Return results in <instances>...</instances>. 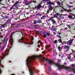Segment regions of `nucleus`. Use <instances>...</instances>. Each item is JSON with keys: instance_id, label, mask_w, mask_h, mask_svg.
Here are the masks:
<instances>
[{"instance_id": "1", "label": "nucleus", "mask_w": 75, "mask_h": 75, "mask_svg": "<svg viewBox=\"0 0 75 75\" xmlns=\"http://www.w3.org/2000/svg\"><path fill=\"white\" fill-rule=\"evenodd\" d=\"M47 4H49L48 5V8L49 10L51 11L52 10V6L51 5H54L55 4V3L51 1L50 0H47Z\"/></svg>"}, {"instance_id": "2", "label": "nucleus", "mask_w": 75, "mask_h": 75, "mask_svg": "<svg viewBox=\"0 0 75 75\" xmlns=\"http://www.w3.org/2000/svg\"><path fill=\"white\" fill-rule=\"evenodd\" d=\"M8 52H9V50H6L5 51V54H4L2 57H1V59H3V58H4V57H5L8 54Z\"/></svg>"}, {"instance_id": "3", "label": "nucleus", "mask_w": 75, "mask_h": 75, "mask_svg": "<svg viewBox=\"0 0 75 75\" xmlns=\"http://www.w3.org/2000/svg\"><path fill=\"white\" fill-rule=\"evenodd\" d=\"M42 7L41 5L40 4H39L38 5V6H36V5H35V8H32V9L34 10H35V8H36L37 10H38V9H40L41 8H42Z\"/></svg>"}, {"instance_id": "4", "label": "nucleus", "mask_w": 75, "mask_h": 75, "mask_svg": "<svg viewBox=\"0 0 75 75\" xmlns=\"http://www.w3.org/2000/svg\"><path fill=\"white\" fill-rule=\"evenodd\" d=\"M57 26H55L54 25H53L52 26V28H50V30L52 31H57L56 30H57Z\"/></svg>"}, {"instance_id": "5", "label": "nucleus", "mask_w": 75, "mask_h": 75, "mask_svg": "<svg viewBox=\"0 0 75 75\" xmlns=\"http://www.w3.org/2000/svg\"><path fill=\"white\" fill-rule=\"evenodd\" d=\"M30 75H33V68H28Z\"/></svg>"}, {"instance_id": "6", "label": "nucleus", "mask_w": 75, "mask_h": 75, "mask_svg": "<svg viewBox=\"0 0 75 75\" xmlns=\"http://www.w3.org/2000/svg\"><path fill=\"white\" fill-rule=\"evenodd\" d=\"M18 4H20V2H19V0L18 1H16L14 5V6L15 7H17V6H18Z\"/></svg>"}, {"instance_id": "7", "label": "nucleus", "mask_w": 75, "mask_h": 75, "mask_svg": "<svg viewBox=\"0 0 75 75\" xmlns=\"http://www.w3.org/2000/svg\"><path fill=\"white\" fill-rule=\"evenodd\" d=\"M72 42V40H69L67 42V44L68 45H71Z\"/></svg>"}, {"instance_id": "8", "label": "nucleus", "mask_w": 75, "mask_h": 75, "mask_svg": "<svg viewBox=\"0 0 75 75\" xmlns=\"http://www.w3.org/2000/svg\"><path fill=\"white\" fill-rule=\"evenodd\" d=\"M58 18L59 19H64V17L63 15L62 14H60Z\"/></svg>"}, {"instance_id": "9", "label": "nucleus", "mask_w": 75, "mask_h": 75, "mask_svg": "<svg viewBox=\"0 0 75 75\" xmlns=\"http://www.w3.org/2000/svg\"><path fill=\"white\" fill-rule=\"evenodd\" d=\"M64 49H67V50L66 51V52H67L69 50V47L68 46L64 45Z\"/></svg>"}, {"instance_id": "10", "label": "nucleus", "mask_w": 75, "mask_h": 75, "mask_svg": "<svg viewBox=\"0 0 75 75\" xmlns=\"http://www.w3.org/2000/svg\"><path fill=\"white\" fill-rule=\"evenodd\" d=\"M68 17L69 18H70V19H72V20L75 18H73L72 16L71 15L68 16Z\"/></svg>"}, {"instance_id": "11", "label": "nucleus", "mask_w": 75, "mask_h": 75, "mask_svg": "<svg viewBox=\"0 0 75 75\" xmlns=\"http://www.w3.org/2000/svg\"><path fill=\"white\" fill-rule=\"evenodd\" d=\"M42 61H45L46 62L47 61V59L44 57H42Z\"/></svg>"}, {"instance_id": "12", "label": "nucleus", "mask_w": 75, "mask_h": 75, "mask_svg": "<svg viewBox=\"0 0 75 75\" xmlns=\"http://www.w3.org/2000/svg\"><path fill=\"white\" fill-rule=\"evenodd\" d=\"M8 41V39L7 38H4V41L5 42V43H6Z\"/></svg>"}, {"instance_id": "13", "label": "nucleus", "mask_w": 75, "mask_h": 75, "mask_svg": "<svg viewBox=\"0 0 75 75\" xmlns=\"http://www.w3.org/2000/svg\"><path fill=\"white\" fill-rule=\"evenodd\" d=\"M42 23V21H41L40 20H38L37 21V23Z\"/></svg>"}, {"instance_id": "14", "label": "nucleus", "mask_w": 75, "mask_h": 75, "mask_svg": "<svg viewBox=\"0 0 75 75\" xmlns=\"http://www.w3.org/2000/svg\"><path fill=\"white\" fill-rule=\"evenodd\" d=\"M52 24H53V25H54V24H55L56 22H55V21L54 20H52Z\"/></svg>"}, {"instance_id": "15", "label": "nucleus", "mask_w": 75, "mask_h": 75, "mask_svg": "<svg viewBox=\"0 0 75 75\" xmlns=\"http://www.w3.org/2000/svg\"><path fill=\"white\" fill-rule=\"evenodd\" d=\"M59 13H57L56 14H55L54 15V17H57V16H59Z\"/></svg>"}, {"instance_id": "16", "label": "nucleus", "mask_w": 75, "mask_h": 75, "mask_svg": "<svg viewBox=\"0 0 75 75\" xmlns=\"http://www.w3.org/2000/svg\"><path fill=\"white\" fill-rule=\"evenodd\" d=\"M25 4L27 5H29L30 4V3L27 2V0L26 1V2H25Z\"/></svg>"}, {"instance_id": "17", "label": "nucleus", "mask_w": 75, "mask_h": 75, "mask_svg": "<svg viewBox=\"0 0 75 75\" xmlns=\"http://www.w3.org/2000/svg\"><path fill=\"white\" fill-rule=\"evenodd\" d=\"M58 49L59 50H62V48H61L59 46H58Z\"/></svg>"}, {"instance_id": "18", "label": "nucleus", "mask_w": 75, "mask_h": 75, "mask_svg": "<svg viewBox=\"0 0 75 75\" xmlns=\"http://www.w3.org/2000/svg\"><path fill=\"white\" fill-rule=\"evenodd\" d=\"M10 41L11 42V45H12L13 43V39L12 38L10 40Z\"/></svg>"}, {"instance_id": "19", "label": "nucleus", "mask_w": 75, "mask_h": 75, "mask_svg": "<svg viewBox=\"0 0 75 75\" xmlns=\"http://www.w3.org/2000/svg\"><path fill=\"white\" fill-rule=\"evenodd\" d=\"M68 59H70L71 58V55H69L67 57Z\"/></svg>"}, {"instance_id": "20", "label": "nucleus", "mask_w": 75, "mask_h": 75, "mask_svg": "<svg viewBox=\"0 0 75 75\" xmlns=\"http://www.w3.org/2000/svg\"><path fill=\"white\" fill-rule=\"evenodd\" d=\"M45 16H43L41 18V20H42V19H45Z\"/></svg>"}, {"instance_id": "21", "label": "nucleus", "mask_w": 75, "mask_h": 75, "mask_svg": "<svg viewBox=\"0 0 75 75\" xmlns=\"http://www.w3.org/2000/svg\"><path fill=\"white\" fill-rule=\"evenodd\" d=\"M67 11V12H71V11H71V9H70L69 10H66Z\"/></svg>"}, {"instance_id": "22", "label": "nucleus", "mask_w": 75, "mask_h": 75, "mask_svg": "<svg viewBox=\"0 0 75 75\" xmlns=\"http://www.w3.org/2000/svg\"><path fill=\"white\" fill-rule=\"evenodd\" d=\"M33 71L34 72H36V73H37V74H38V71L36 70H33Z\"/></svg>"}, {"instance_id": "23", "label": "nucleus", "mask_w": 75, "mask_h": 75, "mask_svg": "<svg viewBox=\"0 0 75 75\" xmlns=\"http://www.w3.org/2000/svg\"><path fill=\"white\" fill-rule=\"evenodd\" d=\"M58 5L59 6H60L61 5V3H60L59 2V1H58L57 3Z\"/></svg>"}, {"instance_id": "24", "label": "nucleus", "mask_w": 75, "mask_h": 75, "mask_svg": "<svg viewBox=\"0 0 75 75\" xmlns=\"http://www.w3.org/2000/svg\"><path fill=\"white\" fill-rule=\"evenodd\" d=\"M71 66L72 67H73V68H74V67H75V65H74V64H71Z\"/></svg>"}, {"instance_id": "25", "label": "nucleus", "mask_w": 75, "mask_h": 75, "mask_svg": "<svg viewBox=\"0 0 75 75\" xmlns=\"http://www.w3.org/2000/svg\"><path fill=\"white\" fill-rule=\"evenodd\" d=\"M38 42H39V43H40V44H41V45H42V42H41V41L40 40H39L38 41Z\"/></svg>"}, {"instance_id": "26", "label": "nucleus", "mask_w": 75, "mask_h": 75, "mask_svg": "<svg viewBox=\"0 0 75 75\" xmlns=\"http://www.w3.org/2000/svg\"><path fill=\"white\" fill-rule=\"evenodd\" d=\"M0 38H3V35H1V33H0Z\"/></svg>"}, {"instance_id": "27", "label": "nucleus", "mask_w": 75, "mask_h": 75, "mask_svg": "<svg viewBox=\"0 0 75 75\" xmlns=\"http://www.w3.org/2000/svg\"><path fill=\"white\" fill-rule=\"evenodd\" d=\"M36 16H41V14L38 13L36 14Z\"/></svg>"}, {"instance_id": "28", "label": "nucleus", "mask_w": 75, "mask_h": 75, "mask_svg": "<svg viewBox=\"0 0 75 75\" xmlns=\"http://www.w3.org/2000/svg\"><path fill=\"white\" fill-rule=\"evenodd\" d=\"M54 44H56L57 42V40H55L54 41Z\"/></svg>"}, {"instance_id": "29", "label": "nucleus", "mask_w": 75, "mask_h": 75, "mask_svg": "<svg viewBox=\"0 0 75 75\" xmlns=\"http://www.w3.org/2000/svg\"><path fill=\"white\" fill-rule=\"evenodd\" d=\"M72 51L73 53H74V54H75V50H72Z\"/></svg>"}, {"instance_id": "30", "label": "nucleus", "mask_w": 75, "mask_h": 75, "mask_svg": "<svg viewBox=\"0 0 75 75\" xmlns=\"http://www.w3.org/2000/svg\"><path fill=\"white\" fill-rule=\"evenodd\" d=\"M52 18H53L52 17H51V18H50V19H48V21H50V20H52Z\"/></svg>"}, {"instance_id": "31", "label": "nucleus", "mask_w": 75, "mask_h": 75, "mask_svg": "<svg viewBox=\"0 0 75 75\" xmlns=\"http://www.w3.org/2000/svg\"><path fill=\"white\" fill-rule=\"evenodd\" d=\"M37 21H34V24H36V23H37Z\"/></svg>"}, {"instance_id": "32", "label": "nucleus", "mask_w": 75, "mask_h": 75, "mask_svg": "<svg viewBox=\"0 0 75 75\" xmlns=\"http://www.w3.org/2000/svg\"><path fill=\"white\" fill-rule=\"evenodd\" d=\"M59 42H61V39H59Z\"/></svg>"}, {"instance_id": "33", "label": "nucleus", "mask_w": 75, "mask_h": 75, "mask_svg": "<svg viewBox=\"0 0 75 75\" xmlns=\"http://www.w3.org/2000/svg\"><path fill=\"white\" fill-rule=\"evenodd\" d=\"M68 7H69V8H71V7H73V6H68Z\"/></svg>"}, {"instance_id": "34", "label": "nucleus", "mask_w": 75, "mask_h": 75, "mask_svg": "<svg viewBox=\"0 0 75 75\" xmlns=\"http://www.w3.org/2000/svg\"><path fill=\"white\" fill-rule=\"evenodd\" d=\"M69 3L70 4H72V2H69Z\"/></svg>"}, {"instance_id": "35", "label": "nucleus", "mask_w": 75, "mask_h": 75, "mask_svg": "<svg viewBox=\"0 0 75 75\" xmlns=\"http://www.w3.org/2000/svg\"><path fill=\"white\" fill-rule=\"evenodd\" d=\"M47 25H49V26H50V23H47Z\"/></svg>"}, {"instance_id": "36", "label": "nucleus", "mask_w": 75, "mask_h": 75, "mask_svg": "<svg viewBox=\"0 0 75 75\" xmlns=\"http://www.w3.org/2000/svg\"><path fill=\"white\" fill-rule=\"evenodd\" d=\"M4 18H6V19H7V18H8V17L7 16H6V17H4Z\"/></svg>"}, {"instance_id": "37", "label": "nucleus", "mask_w": 75, "mask_h": 75, "mask_svg": "<svg viewBox=\"0 0 75 75\" xmlns=\"http://www.w3.org/2000/svg\"><path fill=\"white\" fill-rule=\"evenodd\" d=\"M3 50H4V47H3L1 49V51H2Z\"/></svg>"}, {"instance_id": "38", "label": "nucleus", "mask_w": 75, "mask_h": 75, "mask_svg": "<svg viewBox=\"0 0 75 75\" xmlns=\"http://www.w3.org/2000/svg\"><path fill=\"white\" fill-rule=\"evenodd\" d=\"M68 28H71V27L70 26V25H68Z\"/></svg>"}, {"instance_id": "39", "label": "nucleus", "mask_w": 75, "mask_h": 75, "mask_svg": "<svg viewBox=\"0 0 75 75\" xmlns=\"http://www.w3.org/2000/svg\"><path fill=\"white\" fill-rule=\"evenodd\" d=\"M67 64V62H64V65H66Z\"/></svg>"}, {"instance_id": "40", "label": "nucleus", "mask_w": 75, "mask_h": 75, "mask_svg": "<svg viewBox=\"0 0 75 75\" xmlns=\"http://www.w3.org/2000/svg\"><path fill=\"white\" fill-rule=\"evenodd\" d=\"M13 6H12V7H11L10 9V10H12V9H13Z\"/></svg>"}, {"instance_id": "41", "label": "nucleus", "mask_w": 75, "mask_h": 75, "mask_svg": "<svg viewBox=\"0 0 75 75\" xmlns=\"http://www.w3.org/2000/svg\"><path fill=\"white\" fill-rule=\"evenodd\" d=\"M73 61V60H72V59H70V62H72Z\"/></svg>"}, {"instance_id": "42", "label": "nucleus", "mask_w": 75, "mask_h": 75, "mask_svg": "<svg viewBox=\"0 0 75 75\" xmlns=\"http://www.w3.org/2000/svg\"><path fill=\"white\" fill-rule=\"evenodd\" d=\"M6 23H9V21H7Z\"/></svg>"}, {"instance_id": "43", "label": "nucleus", "mask_w": 75, "mask_h": 75, "mask_svg": "<svg viewBox=\"0 0 75 75\" xmlns=\"http://www.w3.org/2000/svg\"><path fill=\"white\" fill-rule=\"evenodd\" d=\"M67 28H64V30H67Z\"/></svg>"}, {"instance_id": "44", "label": "nucleus", "mask_w": 75, "mask_h": 75, "mask_svg": "<svg viewBox=\"0 0 75 75\" xmlns=\"http://www.w3.org/2000/svg\"><path fill=\"white\" fill-rule=\"evenodd\" d=\"M53 34H54V35H56V33H55V32H53Z\"/></svg>"}, {"instance_id": "45", "label": "nucleus", "mask_w": 75, "mask_h": 75, "mask_svg": "<svg viewBox=\"0 0 75 75\" xmlns=\"http://www.w3.org/2000/svg\"><path fill=\"white\" fill-rule=\"evenodd\" d=\"M58 62H61V60H58Z\"/></svg>"}, {"instance_id": "46", "label": "nucleus", "mask_w": 75, "mask_h": 75, "mask_svg": "<svg viewBox=\"0 0 75 75\" xmlns=\"http://www.w3.org/2000/svg\"><path fill=\"white\" fill-rule=\"evenodd\" d=\"M44 38H46V35H44Z\"/></svg>"}, {"instance_id": "47", "label": "nucleus", "mask_w": 75, "mask_h": 75, "mask_svg": "<svg viewBox=\"0 0 75 75\" xmlns=\"http://www.w3.org/2000/svg\"><path fill=\"white\" fill-rule=\"evenodd\" d=\"M50 35V34L48 33H47V35L48 36H49Z\"/></svg>"}, {"instance_id": "48", "label": "nucleus", "mask_w": 75, "mask_h": 75, "mask_svg": "<svg viewBox=\"0 0 75 75\" xmlns=\"http://www.w3.org/2000/svg\"><path fill=\"white\" fill-rule=\"evenodd\" d=\"M47 0H42L43 1H47Z\"/></svg>"}, {"instance_id": "49", "label": "nucleus", "mask_w": 75, "mask_h": 75, "mask_svg": "<svg viewBox=\"0 0 75 75\" xmlns=\"http://www.w3.org/2000/svg\"><path fill=\"white\" fill-rule=\"evenodd\" d=\"M2 1V0H0V4H1V1Z\"/></svg>"}, {"instance_id": "50", "label": "nucleus", "mask_w": 75, "mask_h": 75, "mask_svg": "<svg viewBox=\"0 0 75 75\" xmlns=\"http://www.w3.org/2000/svg\"><path fill=\"white\" fill-rule=\"evenodd\" d=\"M38 47L39 48H40V45H38Z\"/></svg>"}, {"instance_id": "51", "label": "nucleus", "mask_w": 75, "mask_h": 75, "mask_svg": "<svg viewBox=\"0 0 75 75\" xmlns=\"http://www.w3.org/2000/svg\"><path fill=\"white\" fill-rule=\"evenodd\" d=\"M47 46H46V47H45V49H47Z\"/></svg>"}, {"instance_id": "52", "label": "nucleus", "mask_w": 75, "mask_h": 75, "mask_svg": "<svg viewBox=\"0 0 75 75\" xmlns=\"http://www.w3.org/2000/svg\"><path fill=\"white\" fill-rule=\"evenodd\" d=\"M62 13L63 12V10H61V11H60V12H62Z\"/></svg>"}, {"instance_id": "53", "label": "nucleus", "mask_w": 75, "mask_h": 75, "mask_svg": "<svg viewBox=\"0 0 75 75\" xmlns=\"http://www.w3.org/2000/svg\"><path fill=\"white\" fill-rule=\"evenodd\" d=\"M32 40H33V37H32Z\"/></svg>"}, {"instance_id": "54", "label": "nucleus", "mask_w": 75, "mask_h": 75, "mask_svg": "<svg viewBox=\"0 0 75 75\" xmlns=\"http://www.w3.org/2000/svg\"><path fill=\"white\" fill-rule=\"evenodd\" d=\"M29 44H30V45H32V44H33V43H30Z\"/></svg>"}, {"instance_id": "55", "label": "nucleus", "mask_w": 75, "mask_h": 75, "mask_svg": "<svg viewBox=\"0 0 75 75\" xmlns=\"http://www.w3.org/2000/svg\"><path fill=\"white\" fill-rule=\"evenodd\" d=\"M73 16H74V17H75V15H74V14H73Z\"/></svg>"}, {"instance_id": "56", "label": "nucleus", "mask_w": 75, "mask_h": 75, "mask_svg": "<svg viewBox=\"0 0 75 75\" xmlns=\"http://www.w3.org/2000/svg\"><path fill=\"white\" fill-rule=\"evenodd\" d=\"M64 43H65V44H66V43H67V42H64Z\"/></svg>"}, {"instance_id": "57", "label": "nucleus", "mask_w": 75, "mask_h": 75, "mask_svg": "<svg viewBox=\"0 0 75 75\" xmlns=\"http://www.w3.org/2000/svg\"><path fill=\"white\" fill-rule=\"evenodd\" d=\"M21 11H20V12H19V13H21Z\"/></svg>"}, {"instance_id": "58", "label": "nucleus", "mask_w": 75, "mask_h": 75, "mask_svg": "<svg viewBox=\"0 0 75 75\" xmlns=\"http://www.w3.org/2000/svg\"><path fill=\"white\" fill-rule=\"evenodd\" d=\"M62 8L63 9H64V8L63 6H62Z\"/></svg>"}, {"instance_id": "59", "label": "nucleus", "mask_w": 75, "mask_h": 75, "mask_svg": "<svg viewBox=\"0 0 75 75\" xmlns=\"http://www.w3.org/2000/svg\"><path fill=\"white\" fill-rule=\"evenodd\" d=\"M73 38H75V36H73Z\"/></svg>"}, {"instance_id": "60", "label": "nucleus", "mask_w": 75, "mask_h": 75, "mask_svg": "<svg viewBox=\"0 0 75 75\" xmlns=\"http://www.w3.org/2000/svg\"><path fill=\"white\" fill-rule=\"evenodd\" d=\"M62 4H62V5H63V4H62Z\"/></svg>"}, {"instance_id": "61", "label": "nucleus", "mask_w": 75, "mask_h": 75, "mask_svg": "<svg viewBox=\"0 0 75 75\" xmlns=\"http://www.w3.org/2000/svg\"><path fill=\"white\" fill-rule=\"evenodd\" d=\"M58 38H61V37L59 36Z\"/></svg>"}, {"instance_id": "62", "label": "nucleus", "mask_w": 75, "mask_h": 75, "mask_svg": "<svg viewBox=\"0 0 75 75\" xmlns=\"http://www.w3.org/2000/svg\"><path fill=\"white\" fill-rule=\"evenodd\" d=\"M7 1H8V2H9V0H6Z\"/></svg>"}, {"instance_id": "63", "label": "nucleus", "mask_w": 75, "mask_h": 75, "mask_svg": "<svg viewBox=\"0 0 75 75\" xmlns=\"http://www.w3.org/2000/svg\"><path fill=\"white\" fill-rule=\"evenodd\" d=\"M74 58H75V56L74 55Z\"/></svg>"}, {"instance_id": "64", "label": "nucleus", "mask_w": 75, "mask_h": 75, "mask_svg": "<svg viewBox=\"0 0 75 75\" xmlns=\"http://www.w3.org/2000/svg\"><path fill=\"white\" fill-rule=\"evenodd\" d=\"M35 28L37 27V26H35Z\"/></svg>"}]
</instances>
